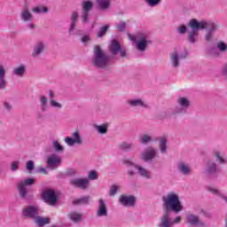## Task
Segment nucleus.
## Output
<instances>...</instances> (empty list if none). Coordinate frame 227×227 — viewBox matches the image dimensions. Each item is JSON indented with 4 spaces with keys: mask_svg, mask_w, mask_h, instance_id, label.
<instances>
[{
    "mask_svg": "<svg viewBox=\"0 0 227 227\" xmlns=\"http://www.w3.org/2000/svg\"><path fill=\"white\" fill-rule=\"evenodd\" d=\"M26 168L27 169V171H33V169H35V161L31 160L27 161Z\"/></svg>",
    "mask_w": 227,
    "mask_h": 227,
    "instance_id": "nucleus-48",
    "label": "nucleus"
},
{
    "mask_svg": "<svg viewBox=\"0 0 227 227\" xmlns=\"http://www.w3.org/2000/svg\"><path fill=\"white\" fill-rule=\"evenodd\" d=\"M128 104L130 107H142L143 109H148V103L141 98H133L128 100Z\"/></svg>",
    "mask_w": 227,
    "mask_h": 227,
    "instance_id": "nucleus-22",
    "label": "nucleus"
},
{
    "mask_svg": "<svg viewBox=\"0 0 227 227\" xmlns=\"http://www.w3.org/2000/svg\"><path fill=\"white\" fill-rule=\"evenodd\" d=\"M116 192H118V186L116 184H114L110 187L109 195L115 196Z\"/></svg>",
    "mask_w": 227,
    "mask_h": 227,
    "instance_id": "nucleus-50",
    "label": "nucleus"
},
{
    "mask_svg": "<svg viewBox=\"0 0 227 227\" xmlns=\"http://www.w3.org/2000/svg\"><path fill=\"white\" fill-rule=\"evenodd\" d=\"M128 175L129 176H134V175H136V172H134L133 170H128Z\"/></svg>",
    "mask_w": 227,
    "mask_h": 227,
    "instance_id": "nucleus-60",
    "label": "nucleus"
},
{
    "mask_svg": "<svg viewBox=\"0 0 227 227\" xmlns=\"http://www.w3.org/2000/svg\"><path fill=\"white\" fill-rule=\"evenodd\" d=\"M119 203L122 206V207H134L136 205V197H134L133 195H121L119 198Z\"/></svg>",
    "mask_w": 227,
    "mask_h": 227,
    "instance_id": "nucleus-18",
    "label": "nucleus"
},
{
    "mask_svg": "<svg viewBox=\"0 0 227 227\" xmlns=\"http://www.w3.org/2000/svg\"><path fill=\"white\" fill-rule=\"evenodd\" d=\"M177 104L178 106H181V107L184 109V111L185 109H189V107L191 106V101L189 100V98L184 97L177 98Z\"/></svg>",
    "mask_w": 227,
    "mask_h": 227,
    "instance_id": "nucleus-31",
    "label": "nucleus"
},
{
    "mask_svg": "<svg viewBox=\"0 0 227 227\" xmlns=\"http://www.w3.org/2000/svg\"><path fill=\"white\" fill-rule=\"evenodd\" d=\"M162 0H145L146 4H148V6H150L151 8H154V6H159V4L161 2Z\"/></svg>",
    "mask_w": 227,
    "mask_h": 227,
    "instance_id": "nucleus-43",
    "label": "nucleus"
},
{
    "mask_svg": "<svg viewBox=\"0 0 227 227\" xmlns=\"http://www.w3.org/2000/svg\"><path fill=\"white\" fill-rule=\"evenodd\" d=\"M68 217L74 223H80L81 219H82V215L77 212H72L68 215Z\"/></svg>",
    "mask_w": 227,
    "mask_h": 227,
    "instance_id": "nucleus-36",
    "label": "nucleus"
},
{
    "mask_svg": "<svg viewBox=\"0 0 227 227\" xmlns=\"http://www.w3.org/2000/svg\"><path fill=\"white\" fill-rule=\"evenodd\" d=\"M89 178L90 180H98V174H97V171L91 170L89 173Z\"/></svg>",
    "mask_w": 227,
    "mask_h": 227,
    "instance_id": "nucleus-49",
    "label": "nucleus"
},
{
    "mask_svg": "<svg viewBox=\"0 0 227 227\" xmlns=\"http://www.w3.org/2000/svg\"><path fill=\"white\" fill-rule=\"evenodd\" d=\"M74 205H88L90 203V196H83L73 201Z\"/></svg>",
    "mask_w": 227,
    "mask_h": 227,
    "instance_id": "nucleus-35",
    "label": "nucleus"
},
{
    "mask_svg": "<svg viewBox=\"0 0 227 227\" xmlns=\"http://www.w3.org/2000/svg\"><path fill=\"white\" fill-rule=\"evenodd\" d=\"M81 42L82 43H88V42H91V37L88 35H85L81 38Z\"/></svg>",
    "mask_w": 227,
    "mask_h": 227,
    "instance_id": "nucleus-54",
    "label": "nucleus"
},
{
    "mask_svg": "<svg viewBox=\"0 0 227 227\" xmlns=\"http://www.w3.org/2000/svg\"><path fill=\"white\" fill-rule=\"evenodd\" d=\"M134 148V144L129 142H122L119 145V150L122 152H130Z\"/></svg>",
    "mask_w": 227,
    "mask_h": 227,
    "instance_id": "nucleus-33",
    "label": "nucleus"
},
{
    "mask_svg": "<svg viewBox=\"0 0 227 227\" xmlns=\"http://www.w3.org/2000/svg\"><path fill=\"white\" fill-rule=\"evenodd\" d=\"M207 190L209 192H212V194H219V190H217L216 188L211 187V186H207Z\"/></svg>",
    "mask_w": 227,
    "mask_h": 227,
    "instance_id": "nucleus-55",
    "label": "nucleus"
},
{
    "mask_svg": "<svg viewBox=\"0 0 227 227\" xmlns=\"http://www.w3.org/2000/svg\"><path fill=\"white\" fill-rule=\"evenodd\" d=\"M20 19L23 22H31L33 20V14L27 9H23L20 12Z\"/></svg>",
    "mask_w": 227,
    "mask_h": 227,
    "instance_id": "nucleus-28",
    "label": "nucleus"
},
{
    "mask_svg": "<svg viewBox=\"0 0 227 227\" xmlns=\"http://www.w3.org/2000/svg\"><path fill=\"white\" fill-rule=\"evenodd\" d=\"M166 150H168V140H166V138H161L160 140V153H166Z\"/></svg>",
    "mask_w": 227,
    "mask_h": 227,
    "instance_id": "nucleus-38",
    "label": "nucleus"
},
{
    "mask_svg": "<svg viewBox=\"0 0 227 227\" xmlns=\"http://www.w3.org/2000/svg\"><path fill=\"white\" fill-rule=\"evenodd\" d=\"M37 172L42 173L43 175H49V171H47V169H45L43 167L38 168Z\"/></svg>",
    "mask_w": 227,
    "mask_h": 227,
    "instance_id": "nucleus-57",
    "label": "nucleus"
},
{
    "mask_svg": "<svg viewBox=\"0 0 227 227\" xmlns=\"http://www.w3.org/2000/svg\"><path fill=\"white\" fill-rule=\"evenodd\" d=\"M27 73V67L24 64H20V66H17L12 68V75H15V77L22 78L24 75H26Z\"/></svg>",
    "mask_w": 227,
    "mask_h": 227,
    "instance_id": "nucleus-23",
    "label": "nucleus"
},
{
    "mask_svg": "<svg viewBox=\"0 0 227 227\" xmlns=\"http://www.w3.org/2000/svg\"><path fill=\"white\" fill-rule=\"evenodd\" d=\"M93 10V2L90 0H84L82 2V14L81 20L84 26L90 24V12Z\"/></svg>",
    "mask_w": 227,
    "mask_h": 227,
    "instance_id": "nucleus-5",
    "label": "nucleus"
},
{
    "mask_svg": "<svg viewBox=\"0 0 227 227\" xmlns=\"http://www.w3.org/2000/svg\"><path fill=\"white\" fill-rule=\"evenodd\" d=\"M123 164H126V166H137V164H135L134 162L130 161V160L124 159L122 160Z\"/></svg>",
    "mask_w": 227,
    "mask_h": 227,
    "instance_id": "nucleus-56",
    "label": "nucleus"
},
{
    "mask_svg": "<svg viewBox=\"0 0 227 227\" xmlns=\"http://www.w3.org/2000/svg\"><path fill=\"white\" fill-rule=\"evenodd\" d=\"M161 200L164 212L160 218L158 227H173L175 224H180L182 223V216L178 215L174 219L171 218V212L180 214L184 210V206L182 205V201H180V196L170 192L166 196H163Z\"/></svg>",
    "mask_w": 227,
    "mask_h": 227,
    "instance_id": "nucleus-1",
    "label": "nucleus"
},
{
    "mask_svg": "<svg viewBox=\"0 0 227 227\" xmlns=\"http://www.w3.org/2000/svg\"><path fill=\"white\" fill-rule=\"evenodd\" d=\"M94 128L99 134H107V126L106 125H94Z\"/></svg>",
    "mask_w": 227,
    "mask_h": 227,
    "instance_id": "nucleus-41",
    "label": "nucleus"
},
{
    "mask_svg": "<svg viewBox=\"0 0 227 227\" xmlns=\"http://www.w3.org/2000/svg\"><path fill=\"white\" fill-rule=\"evenodd\" d=\"M8 81H6V67L0 65V90H6Z\"/></svg>",
    "mask_w": 227,
    "mask_h": 227,
    "instance_id": "nucleus-24",
    "label": "nucleus"
},
{
    "mask_svg": "<svg viewBox=\"0 0 227 227\" xmlns=\"http://www.w3.org/2000/svg\"><path fill=\"white\" fill-rule=\"evenodd\" d=\"M109 29V25H105L101 28H99V31L97 34L98 38H102V36H106V34L107 33V30Z\"/></svg>",
    "mask_w": 227,
    "mask_h": 227,
    "instance_id": "nucleus-39",
    "label": "nucleus"
},
{
    "mask_svg": "<svg viewBox=\"0 0 227 227\" xmlns=\"http://www.w3.org/2000/svg\"><path fill=\"white\" fill-rule=\"evenodd\" d=\"M216 47L220 52H226L227 51V44L224 42L217 43Z\"/></svg>",
    "mask_w": 227,
    "mask_h": 227,
    "instance_id": "nucleus-42",
    "label": "nucleus"
},
{
    "mask_svg": "<svg viewBox=\"0 0 227 227\" xmlns=\"http://www.w3.org/2000/svg\"><path fill=\"white\" fill-rule=\"evenodd\" d=\"M111 57L104 52V50L99 45H96L93 51V56L91 59L92 67L95 68H100L104 70L109 67Z\"/></svg>",
    "mask_w": 227,
    "mask_h": 227,
    "instance_id": "nucleus-3",
    "label": "nucleus"
},
{
    "mask_svg": "<svg viewBox=\"0 0 227 227\" xmlns=\"http://www.w3.org/2000/svg\"><path fill=\"white\" fill-rule=\"evenodd\" d=\"M170 63L173 68H178L180 67V61L182 59H185L187 58V51L184 50V51H175L169 55Z\"/></svg>",
    "mask_w": 227,
    "mask_h": 227,
    "instance_id": "nucleus-6",
    "label": "nucleus"
},
{
    "mask_svg": "<svg viewBox=\"0 0 227 227\" xmlns=\"http://www.w3.org/2000/svg\"><path fill=\"white\" fill-rule=\"evenodd\" d=\"M177 171L184 176H189V175L192 173V168H191V166L185 163V161H179L177 163Z\"/></svg>",
    "mask_w": 227,
    "mask_h": 227,
    "instance_id": "nucleus-20",
    "label": "nucleus"
},
{
    "mask_svg": "<svg viewBox=\"0 0 227 227\" xmlns=\"http://www.w3.org/2000/svg\"><path fill=\"white\" fill-rule=\"evenodd\" d=\"M34 221L39 227H43L45 226V224H49L51 223V220L49 218L40 215H37Z\"/></svg>",
    "mask_w": 227,
    "mask_h": 227,
    "instance_id": "nucleus-32",
    "label": "nucleus"
},
{
    "mask_svg": "<svg viewBox=\"0 0 227 227\" xmlns=\"http://www.w3.org/2000/svg\"><path fill=\"white\" fill-rule=\"evenodd\" d=\"M221 198H222V200H224L225 203H227V197L226 196L222 195Z\"/></svg>",
    "mask_w": 227,
    "mask_h": 227,
    "instance_id": "nucleus-62",
    "label": "nucleus"
},
{
    "mask_svg": "<svg viewBox=\"0 0 227 227\" xmlns=\"http://www.w3.org/2000/svg\"><path fill=\"white\" fill-rule=\"evenodd\" d=\"M40 106H41V111L43 113H45L49 109V99L47 98V96L43 95L39 98Z\"/></svg>",
    "mask_w": 227,
    "mask_h": 227,
    "instance_id": "nucleus-30",
    "label": "nucleus"
},
{
    "mask_svg": "<svg viewBox=\"0 0 227 227\" xmlns=\"http://www.w3.org/2000/svg\"><path fill=\"white\" fill-rule=\"evenodd\" d=\"M43 199L44 200L45 203L54 207L56 203H58V195H56V192L54 190H46L43 192Z\"/></svg>",
    "mask_w": 227,
    "mask_h": 227,
    "instance_id": "nucleus-12",
    "label": "nucleus"
},
{
    "mask_svg": "<svg viewBox=\"0 0 227 227\" xmlns=\"http://www.w3.org/2000/svg\"><path fill=\"white\" fill-rule=\"evenodd\" d=\"M35 185L34 178H27L24 181L18 183V192L22 200H26L27 196V186Z\"/></svg>",
    "mask_w": 227,
    "mask_h": 227,
    "instance_id": "nucleus-8",
    "label": "nucleus"
},
{
    "mask_svg": "<svg viewBox=\"0 0 227 227\" xmlns=\"http://www.w3.org/2000/svg\"><path fill=\"white\" fill-rule=\"evenodd\" d=\"M69 185L74 189H81V191H86L90 187V179L74 177L69 180Z\"/></svg>",
    "mask_w": 227,
    "mask_h": 227,
    "instance_id": "nucleus-9",
    "label": "nucleus"
},
{
    "mask_svg": "<svg viewBox=\"0 0 227 227\" xmlns=\"http://www.w3.org/2000/svg\"><path fill=\"white\" fill-rule=\"evenodd\" d=\"M177 31L179 35H185V31H187V27H185V25H182L177 28Z\"/></svg>",
    "mask_w": 227,
    "mask_h": 227,
    "instance_id": "nucleus-53",
    "label": "nucleus"
},
{
    "mask_svg": "<svg viewBox=\"0 0 227 227\" xmlns=\"http://www.w3.org/2000/svg\"><path fill=\"white\" fill-rule=\"evenodd\" d=\"M33 13L40 14V13H48L49 9L47 7H34L32 9Z\"/></svg>",
    "mask_w": 227,
    "mask_h": 227,
    "instance_id": "nucleus-40",
    "label": "nucleus"
},
{
    "mask_svg": "<svg viewBox=\"0 0 227 227\" xmlns=\"http://www.w3.org/2000/svg\"><path fill=\"white\" fill-rule=\"evenodd\" d=\"M40 214V208L38 206H28L22 210V216L27 219H35Z\"/></svg>",
    "mask_w": 227,
    "mask_h": 227,
    "instance_id": "nucleus-11",
    "label": "nucleus"
},
{
    "mask_svg": "<svg viewBox=\"0 0 227 227\" xmlns=\"http://www.w3.org/2000/svg\"><path fill=\"white\" fill-rule=\"evenodd\" d=\"M126 27H127V23L125 21H121L119 24L116 25V29H118V31H121V32L125 31Z\"/></svg>",
    "mask_w": 227,
    "mask_h": 227,
    "instance_id": "nucleus-46",
    "label": "nucleus"
},
{
    "mask_svg": "<svg viewBox=\"0 0 227 227\" xmlns=\"http://www.w3.org/2000/svg\"><path fill=\"white\" fill-rule=\"evenodd\" d=\"M47 166L51 169H58L61 166V157L58 154H51L47 158Z\"/></svg>",
    "mask_w": 227,
    "mask_h": 227,
    "instance_id": "nucleus-17",
    "label": "nucleus"
},
{
    "mask_svg": "<svg viewBox=\"0 0 227 227\" xmlns=\"http://www.w3.org/2000/svg\"><path fill=\"white\" fill-rule=\"evenodd\" d=\"M4 107H5V109H6L7 111H10L11 109H12V104H10V103H8V102H5V103L4 104Z\"/></svg>",
    "mask_w": 227,
    "mask_h": 227,
    "instance_id": "nucleus-58",
    "label": "nucleus"
},
{
    "mask_svg": "<svg viewBox=\"0 0 227 227\" xmlns=\"http://www.w3.org/2000/svg\"><path fill=\"white\" fill-rule=\"evenodd\" d=\"M66 175L67 176H75V175H77V170H75V168H68Z\"/></svg>",
    "mask_w": 227,
    "mask_h": 227,
    "instance_id": "nucleus-51",
    "label": "nucleus"
},
{
    "mask_svg": "<svg viewBox=\"0 0 227 227\" xmlns=\"http://www.w3.org/2000/svg\"><path fill=\"white\" fill-rule=\"evenodd\" d=\"M182 113H185L184 108H183L180 105L176 106L170 112V116H175L176 114H182Z\"/></svg>",
    "mask_w": 227,
    "mask_h": 227,
    "instance_id": "nucleus-37",
    "label": "nucleus"
},
{
    "mask_svg": "<svg viewBox=\"0 0 227 227\" xmlns=\"http://www.w3.org/2000/svg\"><path fill=\"white\" fill-rule=\"evenodd\" d=\"M98 217H106L107 216V204L104 199L98 200V211L96 213Z\"/></svg>",
    "mask_w": 227,
    "mask_h": 227,
    "instance_id": "nucleus-21",
    "label": "nucleus"
},
{
    "mask_svg": "<svg viewBox=\"0 0 227 227\" xmlns=\"http://www.w3.org/2000/svg\"><path fill=\"white\" fill-rule=\"evenodd\" d=\"M188 27H191V31L188 32V42L190 43H196L200 36V32L201 31V27L198 23V20L192 19L188 23Z\"/></svg>",
    "mask_w": 227,
    "mask_h": 227,
    "instance_id": "nucleus-4",
    "label": "nucleus"
},
{
    "mask_svg": "<svg viewBox=\"0 0 227 227\" xmlns=\"http://www.w3.org/2000/svg\"><path fill=\"white\" fill-rule=\"evenodd\" d=\"M109 51L112 56H116L118 52L121 54V58H126L127 52L123 48H121V45L120 44V42L116 41V39H113L111 41V44L109 45Z\"/></svg>",
    "mask_w": 227,
    "mask_h": 227,
    "instance_id": "nucleus-10",
    "label": "nucleus"
},
{
    "mask_svg": "<svg viewBox=\"0 0 227 227\" xmlns=\"http://www.w3.org/2000/svg\"><path fill=\"white\" fill-rule=\"evenodd\" d=\"M49 97L50 98H54V92H52V90H49Z\"/></svg>",
    "mask_w": 227,
    "mask_h": 227,
    "instance_id": "nucleus-61",
    "label": "nucleus"
},
{
    "mask_svg": "<svg viewBox=\"0 0 227 227\" xmlns=\"http://www.w3.org/2000/svg\"><path fill=\"white\" fill-rule=\"evenodd\" d=\"M50 105L51 106V107H55L56 109H61L63 107V105H61L60 103H58L54 99H51Z\"/></svg>",
    "mask_w": 227,
    "mask_h": 227,
    "instance_id": "nucleus-47",
    "label": "nucleus"
},
{
    "mask_svg": "<svg viewBox=\"0 0 227 227\" xmlns=\"http://www.w3.org/2000/svg\"><path fill=\"white\" fill-rule=\"evenodd\" d=\"M203 173L206 176L212 178V176H215L217 173H221V170L214 160H208L206 162Z\"/></svg>",
    "mask_w": 227,
    "mask_h": 227,
    "instance_id": "nucleus-7",
    "label": "nucleus"
},
{
    "mask_svg": "<svg viewBox=\"0 0 227 227\" xmlns=\"http://www.w3.org/2000/svg\"><path fill=\"white\" fill-rule=\"evenodd\" d=\"M128 38L135 44V47L138 52H145L149 45L153 43L150 35L146 32H137L135 35L128 34Z\"/></svg>",
    "mask_w": 227,
    "mask_h": 227,
    "instance_id": "nucleus-2",
    "label": "nucleus"
},
{
    "mask_svg": "<svg viewBox=\"0 0 227 227\" xmlns=\"http://www.w3.org/2000/svg\"><path fill=\"white\" fill-rule=\"evenodd\" d=\"M53 148H54L55 152H63L65 150L63 145L59 144L58 141H56V140L53 141Z\"/></svg>",
    "mask_w": 227,
    "mask_h": 227,
    "instance_id": "nucleus-44",
    "label": "nucleus"
},
{
    "mask_svg": "<svg viewBox=\"0 0 227 227\" xmlns=\"http://www.w3.org/2000/svg\"><path fill=\"white\" fill-rule=\"evenodd\" d=\"M139 141H140L141 145H150V143H152V141H153V138L152 137V136H150L148 134H144L139 137Z\"/></svg>",
    "mask_w": 227,
    "mask_h": 227,
    "instance_id": "nucleus-34",
    "label": "nucleus"
},
{
    "mask_svg": "<svg viewBox=\"0 0 227 227\" xmlns=\"http://www.w3.org/2000/svg\"><path fill=\"white\" fill-rule=\"evenodd\" d=\"M214 38V32H207L205 35V40L206 42H212Z\"/></svg>",
    "mask_w": 227,
    "mask_h": 227,
    "instance_id": "nucleus-52",
    "label": "nucleus"
},
{
    "mask_svg": "<svg viewBox=\"0 0 227 227\" xmlns=\"http://www.w3.org/2000/svg\"><path fill=\"white\" fill-rule=\"evenodd\" d=\"M81 31L80 30H77L74 35H80Z\"/></svg>",
    "mask_w": 227,
    "mask_h": 227,
    "instance_id": "nucleus-63",
    "label": "nucleus"
},
{
    "mask_svg": "<svg viewBox=\"0 0 227 227\" xmlns=\"http://www.w3.org/2000/svg\"><path fill=\"white\" fill-rule=\"evenodd\" d=\"M214 157L220 166L227 164V158L223 155V153L216 151L214 153Z\"/></svg>",
    "mask_w": 227,
    "mask_h": 227,
    "instance_id": "nucleus-29",
    "label": "nucleus"
},
{
    "mask_svg": "<svg viewBox=\"0 0 227 227\" xmlns=\"http://www.w3.org/2000/svg\"><path fill=\"white\" fill-rule=\"evenodd\" d=\"M185 219L186 223L191 226H198L199 224H203L200 223V216L193 214L186 215Z\"/></svg>",
    "mask_w": 227,
    "mask_h": 227,
    "instance_id": "nucleus-25",
    "label": "nucleus"
},
{
    "mask_svg": "<svg viewBox=\"0 0 227 227\" xmlns=\"http://www.w3.org/2000/svg\"><path fill=\"white\" fill-rule=\"evenodd\" d=\"M28 29H35L36 27V25H35L34 23H29L27 25Z\"/></svg>",
    "mask_w": 227,
    "mask_h": 227,
    "instance_id": "nucleus-59",
    "label": "nucleus"
},
{
    "mask_svg": "<svg viewBox=\"0 0 227 227\" xmlns=\"http://www.w3.org/2000/svg\"><path fill=\"white\" fill-rule=\"evenodd\" d=\"M96 3L100 12H106L111 8V0H96Z\"/></svg>",
    "mask_w": 227,
    "mask_h": 227,
    "instance_id": "nucleus-26",
    "label": "nucleus"
},
{
    "mask_svg": "<svg viewBox=\"0 0 227 227\" xmlns=\"http://www.w3.org/2000/svg\"><path fill=\"white\" fill-rule=\"evenodd\" d=\"M157 157V149L150 146L147 147L140 156V159L144 160V162H150V160H153Z\"/></svg>",
    "mask_w": 227,
    "mask_h": 227,
    "instance_id": "nucleus-14",
    "label": "nucleus"
},
{
    "mask_svg": "<svg viewBox=\"0 0 227 227\" xmlns=\"http://www.w3.org/2000/svg\"><path fill=\"white\" fill-rule=\"evenodd\" d=\"M198 24L201 30L207 29L209 33H215L219 29V25L212 21L200 20Z\"/></svg>",
    "mask_w": 227,
    "mask_h": 227,
    "instance_id": "nucleus-15",
    "label": "nucleus"
},
{
    "mask_svg": "<svg viewBox=\"0 0 227 227\" xmlns=\"http://www.w3.org/2000/svg\"><path fill=\"white\" fill-rule=\"evenodd\" d=\"M19 166H20V161L14 160L11 163V171H17L19 169Z\"/></svg>",
    "mask_w": 227,
    "mask_h": 227,
    "instance_id": "nucleus-45",
    "label": "nucleus"
},
{
    "mask_svg": "<svg viewBox=\"0 0 227 227\" xmlns=\"http://www.w3.org/2000/svg\"><path fill=\"white\" fill-rule=\"evenodd\" d=\"M45 52V43L43 41H39L35 43L33 46L32 52H31V58L34 59H38L42 54Z\"/></svg>",
    "mask_w": 227,
    "mask_h": 227,
    "instance_id": "nucleus-13",
    "label": "nucleus"
},
{
    "mask_svg": "<svg viewBox=\"0 0 227 227\" xmlns=\"http://www.w3.org/2000/svg\"><path fill=\"white\" fill-rule=\"evenodd\" d=\"M135 169H137V173L138 175H140V176H142L143 178H147V180H150V178H152V175H150V172L141 167V165H134Z\"/></svg>",
    "mask_w": 227,
    "mask_h": 227,
    "instance_id": "nucleus-27",
    "label": "nucleus"
},
{
    "mask_svg": "<svg viewBox=\"0 0 227 227\" xmlns=\"http://www.w3.org/2000/svg\"><path fill=\"white\" fill-rule=\"evenodd\" d=\"M65 143H67L68 146H74V145H82V137H81L79 131H74L72 134V137H67L65 138Z\"/></svg>",
    "mask_w": 227,
    "mask_h": 227,
    "instance_id": "nucleus-16",
    "label": "nucleus"
},
{
    "mask_svg": "<svg viewBox=\"0 0 227 227\" xmlns=\"http://www.w3.org/2000/svg\"><path fill=\"white\" fill-rule=\"evenodd\" d=\"M78 22H79V12L74 11L70 16V25L68 28V35H74V31H75V27H77Z\"/></svg>",
    "mask_w": 227,
    "mask_h": 227,
    "instance_id": "nucleus-19",
    "label": "nucleus"
}]
</instances>
